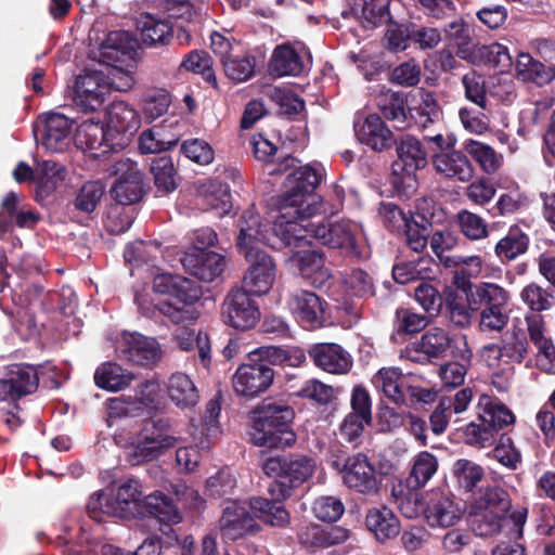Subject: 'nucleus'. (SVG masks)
Listing matches in <instances>:
<instances>
[{
  "instance_id": "obj_59",
  "label": "nucleus",
  "mask_w": 555,
  "mask_h": 555,
  "mask_svg": "<svg viewBox=\"0 0 555 555\" xmlns=\"http://www.w3.org/2000/svg\"><path fill=\"white\" fill-rule=\"evenodd\" d=\"M460 438L464 443L476 448H489L495 440V435L483 422H470L463 427L456 428Z\"/></svg>"
},
{
  "instance_id": "obj_57",
  "label": "nucleus",
  "mask_w": 555,
  "mask_h": 555,
  "mask_svg": "<svg viewBox=\"0 0 555 555\" xmlns=\"http://www.w3.org/2000/svg\"><path fill=\"white\" fill-rule=\"evenodd\" d=\"M437 469V457L428 451H422L413 460L408 481L413 488H422L431 479Z\"/></svg>"
},
{
  "instance_id": "obj_26",
  "label": "nucleus",
  "mask_w": 555,
  "mask_h": 555,
  "mask_svg": "<svg viewBox=\"0 0 555 555\" xmlns=\"http://www.w3.org/2000/svg\"><path fill=\"white\" fill-rule=\"evenodd\" d=\"M397 159L393 160L391 168L395 170H408L417 172L428 165L430 157L423 141L411 134L401 135L396 140Z\"/></svg>"
},
{
  "instance_id": "obj_9",
  "label": "nucleus",
  "mask_w": 555,
  "mask_h": 555,
  "mask_svg": "<svg viewBox=\"0 0 555 555\" xmlns=\"http://www.w3.org/2000/svg\"><path fill=\"white\" fill-rule=\"evenodd\" d=\"M275 372L258 360L251 351L247 353V361L240 364L232 377V385L237 396L253 399L267 391L273 384Z\"/></svg>"
},
{
  "instance_id": "obj_45",
  "label": "nucleus",
  "mask_w": 555,
  "mask_h": 555,
  "mask_svg": "<svg viewBox=\"0 0 555 555\" xmlns=\"http://www.w3.org/2000/svg\"><path fill=\"white\" fill-rule=\"evenodd\" d=\"M256 56L241 48L222 63L224 75L235 83L245 82L256 75Z\"/></svg>"
},
{
  "instance_id": "obj_28",
  "label": "nucleus",
  "mask_w": 555,
  "mask_h": 555,
  "mask_svg": "<svg viewBox=\"0 0 555 555\" xmlns=\"http://www.w3.org/2000/svg\"><path fill=\"white\" fill-rule=\"evenodd\" d=\"M77 142L83 146L95 158L104 156L109 151H119L113 145L114 137H108V128L104 127L100 121H83L77 129Z\"/></svg>"
},
{
  "instance_id": "obj_51",
  "label": "nucleus",
  "mask_w": 555,
  "mask_h": 555,
  "mask_svg": "<svg viewBox=\"0 0 555 555\" xmlns=\"http://www.w3.org/2000/svg\"><path fill=\"white\" fill-rule=\"evenodd\" d=\"M530 341L537 347L538 354L548 362L555 360V346L550 337H546L545 323L541 314L532 313L525 318Z\"/></svg>"
},
{
  "instance_id": "obj_13",
  "label": "nucleus",
  "mask_w": 555,
  "mask_h": 555,
  "mask_svg": "<svg viewBox=\"0 0 555 555\" xmlns=\"http://www.w3.org/2000/svg\"><path fill=\"white\" fill-rule=\"evenodd\" d=\"M111 82L100 70L86 69L77 76L74 86V103L83 113H91L99 109L109 93Z\"/></svg>"
},
{
  "instance_id": "obj_5",
  "label": "nucleus",
  "mask_w": 555,
  "mask_h": 555,
  "mask_svg": "<svg viewBox=\"0 0 555 555\" xmlns=\"http://www.w3.org/2000/svg\"><path fill=\"white\" fill-rule=\"evenodd\" d=\"M262 469L266 475L273 477L268 486L269 494L278 500H286L292 496L294 489L313 475L315 461L306 454L287 453L268 457Z\"/></svg>"
},
{
  "instance_id": "obj_50",
  "label": "nucleus",
  "mask_w": 555,
  "mask_h": 555,
  "mask_svg": "<svg viewBox=\"0 0 555 555\" xmlns=\"http://www.w3.org/2000/svg\"><path fill=\"white\" fill-rule=\"evenodd\" d=\"M463 147L468 157L473 158L487 175L495 173L502 166V156L488 144L468 139L463 142Z\"/></svg>"
},
{
  "instance_id": "obj_6",
  "label": "nucleus",
  "mask_w": 555,
  "mask_h": 555,
  "mask_svg": "<svg viewBox=\"0 0 555 555\" xmlns=\"http://www.w3.org/2000/svg\"><path fill=\"white\" fill-rule=\"evenodd\" d=\"M508 293L493 283L476 285L468 295V308L479 312L482 332H501L508 323Z\"/></svg>"
},
{
  "instance_id": "obj_30",
  "label": "nucleus",
  "mask_w": 555,
  "mask_h": 555,
  "mask_svg": "<svg viewBox=\"0 0 555 555\" xmlns=\"http://www.w3.org/2000/svg\"><path fill=\"white\" fill-rule=\"evenodd\" d=\"M365 527L379 543L397 538L400 533V520L393 511L386 505L369 508L365 515Z\"/></svg>"
},
{
  "instance_id": "obj_7",
  "label": "nucleus",
  "mask_w": 555,
  "mask_h": 555,
  "mask_svg": "<svg viewBox=\"0 0 555 555\" xmlns=\"http://www.w3.org/2000/svg\"><path fill=\"white\" fill-rule=\"evenodd\" d=\"M414 345L415 351L422 353L428 361L447 358L467 361L473 358L465 334L438 326L425 331Z\"/></svg>"
},
{
  "instance_id": "obj_8",
  "label": "nucleus",
  "mask_w": 555,
  "mask_h": 555,
  "mask_svg": "<svg viewBox=\"0 0 555 555\" xmlns=\"http://www.w3.org/2000/svg\"><path fill=\"white\" fill-rule=\"evenodd\" d=\"M339 473L350 490L367 496L379 494L383 479L366 454L359 452L347 456Z\"/></svg>"
},
{
  "instance_id": "obj_41",
  "label": "nucleus",
  "mask_w": 555,
  "mask_h": 555,
  "mask_svg": "<svg viewBox=\"0 0 555 555\" xmlns=\"http://www.w3.org/2000/svg\"><path fill=\"white\" fill-rule=\"evenodd\" d=\"M141 40L147 47L165 44L172 37V25L167 20L157 18L151 13H141L137 20Z\"/></svg>"
},
{
  "instance_id": "obj_32",
  "label": "nucleus",
  "mask_w": 555,
  "mask_h": 555,
  "mask_svg": "<svg viewBox=\"0 0 555 555\" xmlns=\"http://www.w3.org/2000/svg\"><path fill=\"white\" fill-rule=\"evenodd\" d=\"M121 352L127 360L142 366L155 364L162 356L158 341L140 334L125 337V348Z\"/></svg>"
},
{
  "instance_id": "obj_39",
  "label": "nucleus",
  "mask_w": 555,
  "mask_h": 555,
  "mask_svg": "<svg viewBox=\"0 0 555 555\" xmlns=\"http://www.w3.org/2000/svg\"><path fill=\"white\" fill-rule=\"evenodd\" d=\"M405 243L415 253H423L433 232V222L424 212L409 211V220L401 231Z\"/></svg>"
},
{
  "instance_id": "obj_43",
  "label": "nucleus",
  "mask_w": 555,
  "mask_h": 555,
  "mask_svg": "<svg viewBox=\"0 0 555 555\" xmlns=\"http://www.w3.org/2000/svg\"><path fill=\"white\" fill-rule=\"evenodd\" d=\"M167 393L172 403L180 409L195 406L199 401V393L192 379L183 373H175L167 384Z\"/></svg>"
},
{
  "instance_id": "obj_12",
  "label": "nucleus",
  "mask_w": 555,
  "mask_h": 555,
  "mask_svg": "<svg viewBox=\"0 0 555 555\" xmlns=\"http://www.w3.org/2000/svg\"><path fill=\"white\" fill-rule=\"evenodd\" d=\"M288 305L298 323L306 330H318L328 323V304L313 292L295 291Z\"/></svg>"
},
{
  "instance_id": "obj_31",
  "label": "nucleus",
  "mask_w": 555,
  "mask_h": 555,
  "mask_svg": "<svg viewBox=\"0 0 555 555\" xmlns=\"http://www.w3.org/2000/svg\"><path fill=\"white\" fill-rule=\"evenodd\" d=\"M293 258L300 275L308 280L312 286L321 288L331 279L332 274L325 266L322 251L301 249L294 253Z\"/></svg>"
},
{
  "instance_id": "obj_10",
  "label": "nucleus",
  "mask_w": 555,
  "mask_h": 555,
  "mask_svg": "<svg viewBox=\"0 0 555 555\" xmlns=\"http://www.w3.org/2000/svg\"><path fill=\"white\" fill-rule=\"evenodd\" d=\"M169 424L164 418L152 422V429L144 427L141 438L130 454L132 465L158 459L166 450L175 448L178 439L168 433Z\"/></svg>"
},
{
  "instance_id": "obj_11",
  "label": "nucleus",
  "mask_w": 555,
  "mask_h": 555,
  "mask_svg": "<svg viewBox=\"0 0 555 555\" xmlns=\"http://www.w3.org/2000/svg\"><path fill=\"white\" fill-rule=\"evenodd\" d=\"M251 296L243 288H233L228 293L222 304L225 324L241 331L255 327L260 320V310Z\"/></svg>"
},
{
  "instance_id": "obj_17",
  "label": "nucleus",
  "mask_w": 555,
  "mask_h": 555,
  "mask_svg": "<svg viewBox=\"0 0 555 555\" xmlns=\"http://www.w3.org/2000/svg\"><path fill=\"white\" fill-rule=\"evenodd\" d=\"M38 371L26 363L11 364L3 378H0V400L15 402L37 391Z\"/></svg>"
},
{
  "instance_id": "obj_29",
  "label": "nucleus",
  "mask_w": 555,
  "mask_h": 555,
  "mask_svg": "<svg viewBox=\"0 0 555 555\" xmlns=\"http://www.w3.org/2000/svg\"><path fill=\"white\" fill-rule=\"evenodd\" d=\"M477 421L483 422L498 436L499 431L515 423V415L499 399L482 393L477 403Z\"/></svg>"
},
{
  "instance_id": "obj_1",
  "label": "nucleus",
  "mask_w": 555,
  "mask_h": 555,
  "mask_svg": "<svg viewBox=\"0 0 555 555\" xmlns=\"http://www.w3.org/2000/svg\"><path fill=\"white\" fill-rule=\"evenodd\" d=\"M321 181V172L309 165L291 172L284 182L285 191L272 198L273 207L279 212L272 228L281 224L284 230L298 220L326 215L324 203L315 201L314 195Z\"/></svg>"
},
{
  "instance_id": "obj_48",
  "label": "nucleus",
  "mask_w": 555,
  "mask_h": 555,
  "mask_svg": "<svg viewBox=\"0 0 555 555\" xmlns=\"http://www.w3.org/2000/svg\"><path fill=\"white\" fill-rule=\"evenodd\" d=\"M485 476L483 468L472 460L459 459L451 467V477L459 491L472 492Z\"/></svg>"
},
{
  "instance_id": "obj_34",
  "label": "nucleus",
  "mask_w": 555,
  "mask_h": 555,
  "mask_svg": "<svg viewBox=\"0 0 555 555\" xmlns=\"http://www.w3.org/2000/svg\"><path fill=\"white\" fill-rule=\"evenodd\" d=\"M251 354L271 367L272 365L299 367L306 364V351L299 346H262L253 350Z\"/></svg>"
},
{
  "instance_id": "obj_63",
  "label": "nucleus",
  "mask_w": 555,
  "mask_h": 555,
  "mask_svg": "<svg viewBox=\"0 0 555 555\" xmlns=\"http://www.w3.org/2000/svg\"><path fill=\"white\" fill-rule=\"evenodd\" d=\"M181 153L198 165H208L215 158V152L210 144L202 139L185 140L180 147Z\"/></svg>"
},
{
  "instance_id": "obj_47",
  "label": "nucleus",
  "mask_w": 555,
  "mask_h": 555,
  "mask_svg": "<svg viewBox=\"0 0 555 555\" xmlns=\"http://www.w3.org/2000/svg\"><path fill=\"white\" fill-rule=\"evenodd\" d=\"M469 294L464 295L453 286H444L442 291V307H446L451 322L461 327L468 325L470 322Z\"/></svg>"
},
{
  "instance_id": "obj_38",
  "label": "nucleus",
  "mask_w": 555,
  "mask_h": 555,
  "mask_svg": "<svg viewBox=\"0 0 555 555\" xmlns=\"http://www.w3.org/2000/svg\"><path fill=\"white\" fill-rule=\"evenodd\" d=\"M284 501L272 495L271 499L256 496L249 500L248 506L254 514V518L273 527H283L289 522V514L283 505Z\"/></svg>"
},
{
  "instance_id": "obj_27",
  "label": "nucleus",
  "mask_w": 555,
  "mask_h": 555,
  "mask_svg": "<svg viewBox=\"0 0 555 555\" xmlns=\"http://www.w3.org/2000/svg\"><path fill=\"white\" fill-rule=\"evenodd\" d=\"M430 527H451L462 517L460 506L446 493L431 492L424 508Z\"/></svg>"
},
{
  "instance_id": "obj_3",
  "label": "nucleus",
  "mask_w": 555,
  "mask_h": 555,
  "mask_svg": "<svg viewBox=\"0 0 555 555\" xmlns=\"http://www.w3.org/2000/svg\"><path fill=\"white\" fill-rule=\"evenodd\" d=\"M250 441L266 448H286L296 442L294 409L283 401L264 400L251 412Z\"/></svg>"
},
{
  "instance_id": "obj_55",
  "label": "nucleus",
  "mask_w": 555,
  "mask_h": 555,
  "mask_svg": "<svg viewBox=\"0 0 555 555\" xmlns=\"http://www.w3.org/2000/svg\"><path fill=\"white\" fill-rule=\"evenodd\" d=\"M429 320L425 314H420L411 308L400 307L396 310L393 319V336L404 338L422 332Z\"/></svg>"
},
{
  "instance_id": "obj_53",
  "label": "nucleus",
  "mask_w": 555,
  "mask_h": 555,
  "mask_svg": "<svg viewBox=\"0 0 555 555\" xmlns=\"http://www.w3.org/2000/svg\"><path fill=\"white\" fill-rule=\"evenodd\" d=\"M478 504L498 519L504 517L512 506L509 494L499 485L482 488L478 498Z\"/></svg>"
},
{
  "instance_id": "obj_61",
  "label": "nucleus",
  "mask_w": 555,
  "mask_h": 555,
  "mask_svg": "<svg viewBox=\"0 0 555 555\" xmlns=\"http://www.w3.org/2000/svg\"><path fill=\"white\" fill-rule=\"evenodd\" d=\"M456 221L461 232L472 241L488 236L487 223L477 214L463 209L457 212Z\"/></svg>"
},
{
  "instance_id": "obj_46",
  "label": "nucleus",
  "mask_w": 555,
  "mask_h": 555,
  "mask_svg": "<svg viewBox=\"0 0 555 555\" xmlns=\"http://www.w3.org/2000/svg\"><path fill=\"white\" fill-rule=\"evenodd\" d=\"M529 247V236L517 224L512 225L506 235L494 246V253L501 261H511L525 254Z\"/></svg>"
},
{
  "instance_id": "obj_40",
  "label": "nucleus",
  "mask_w": 555,
  "mask_h": 555,
  "mask_svg": "<svg viewBox=\"0 0 555 555\" xmlns=\"http://www.w3.org/2000/svg\"><path fill=\"white\" fill-rule=\"evenodd\" d=\"M516 73L526 82L544 86L555 79V64L545 65L529 53H520L516 61Z\"/></svg>"
},
{
  "instance_id": "obj_23",
  "label": "nucleus",
  "mask_w": 555,
  "mask_h": 555,
  "mask_svg": "<svg viewBox=\"0 0 555 555\" xmlns=\"http://www.w3.org/2000/svg\"><path fill=\"white\" fill-rule=\"evenodd\" d=\"M349 530L339 527H323L320 525L304 526L297 531V541L302 550L317 553L346 542Z\"/></svg>"
},
{
  "instance_id": "obj_62",
  "label": "nucleus",
  "mask_w": 555,
  "mask_h": 555,
  "mask_svg": "<svg viewBox=\"0 0 555 555\" xmlns=\"http://www.w3.org/2000/svg\"><path fill=\"white\" fill-rule=\"evenodd\" d=\"M415 300L422 308L435 317L441 312L442 309V293L427 282L420 283L414 289Z\"/></svg>"
},
{
  "instance_id": "obj_56",
  "label": "nucleus",
  "mask_w": 555,
  "mask_h": 555,
  "mask_svg": "<svg viewBox=\"0 0 555 555\" xmlns=\"http://www.w3.org/2000/svg\"><path fill=\"white\" fill-rule=\"evenodd\" d=\"M374 382L378 384L388 399L396 404L405 402V391L403 390V377L398 369H380Z\"/></svg>"
},
{
  "instance_id": "obj_19",
  "label": "nucleus",
  "mask_w": 555,
  "mask_h": 555,
  "mask_svg": "<svg viewBox=\"0 0 555 555\" xmlns=\"http://www.w3.org/2000/svg\"><path fill=\"white\" fill-rule=\"evenodd\" d=\"M221 535L225 540L236 541L254 535L260 527L247 507L238 501H228L219 520Z\"/></svg>"
},
{
  "instance_id": "obj_20",
  "label": "nucleus",
  "mask_w": 555,
  "mask_h": 555,
  "mask_svg": "<svg viewBox=\"0 0 555 555\" xmlns=\"http://www.w3.org/2000/svg\"><path fill=\"white\" fill-rule=\"evenodd\" d=\"M305 351L318 369L331 374H346L353 364L348 351L336 343L312 344Z\"/></svg>"
},
{
  "instance_id": "obj_4",
  "label": "nucleus",
  "mask_w": 555,
  "mask_h": 555,
  "mask_svg": "<svg viewBox=\"0 0 555 555\" xmlns=\"http://www.w3.org/2000/svg\"><path fill=\"white\" fill-rule=\"evenodd\" d=\"M153 289L168 296L160 306L163 317L173 324L195 322L201 311L197 304L203 291L196 281L179 274L163 273L155 276Z\"/></svg>"
},
{
  "instance_id": "obj_21",
  "label": "nucleus",
  "mask_w": 555,
  "mask_h": 555,
  "mask_svg": "<svg viewBox=\"0 0 555 555\" xmlns=\"http://www.w3.org/2000/svg\"><path fill=\"white\" fill-rule=\"evenodd\" d=\"M354 133L361 144L378 153L391 150L397 140L377 113L369 114L362 122H354Z\"/></svg>"
},
{
  "instance_id": "obj_16",
  "label": "nucleus",
  "mask_w": 555,
  "mask_h": 555,
  "mask_svg": "<svg viewBox=\"0 0 555 555\" xmlns=\"http://www.w3.org/2000/svg\"><path fill=\"white\" fill-rule=\"evenodd\" d=\"M184 271L203 282L220 278L227 268L223 255L203 247H191L180 258Z\"/></svg>"
},
{
  "instance_id": "obj_33",
  "label": "nucleus",
  "mask_w": 555,
  "mask_h": 555,
  "mask_svg": "<svg viewBox=\"0 0 555 555\" xmlns=\"http://www.w3.org/2000/svg\"><path fill=\"white\" fill-rule=\"evenodd\" d=\"M376 106L382 118L393 122L395 128L402 130L409 127L404 93L390 89L382 91L376 98Z\"/></svg>"
},
{
  "instance_id": "obj_58",
  "label": "nucleus",
  "mask_w": 555,
  "mask_h": 555,
  "mask_svg": "<svg viewBox=\"0 0 555 555\" xmlns=\"http://www.w3.org/2000/svg\"><path fill=\"white\" fill-rule=\"evenodd\" d=\"M142 111L146 119L153 121L167 113L171 103L170 93L162 88L146 90L142 94Z\"/></svg>"
},
{
  "instance_id": "obj_54",
  "label": "nucleus",
  "mask_w": 555,
  "mask_h": 555,
  "mask_svg": "<svg viewBox=\"0 0 555 555\" xmlns=\"http://www.w3.org/2000/svg\"><path fill=\"white\" fill-rule=\"evenodd\" d=\"M104 194L105 185L101 181H87L76 191L70 204L78 212L89 215L96 209Z\"/></svg>"
},
{
  "instance_id": "obj_2",
  "label": "nucleus",
  "mask_w": 555,
  "mask_h": 555,
  "mask_svg": "<svg viewBox=\"0 0 555 555\" xmlns=\"http://www.w3.org/2000/svg\"><path fill=\"white\" fill-rule=\"evenodd\" d=\"M309 217L306 221H296L283 230L272 228L273 236L279 240L278 247H301L315 238L320 244L339 249L346 257L361 258V249L357 243L353 225L348 221L330 222L324 218L315 221Z\"/></svg>"
},
{
  "instance_id": "obj_44",
  "label": "nucleus",
  "mask_w": 555,
  "mask_h": 555,
  "mask_svg": "<svg viewBox=\"0 0 555 555\" xmlns=\"http://www.w3.org/2000/svg\"><path fill=\"white\" fill-rule=\"evenodd\" d=\"M175 340L181 350L190 351L196 348L202 365L205 369H209L211 364V346L206 332L199 331L196 333L189 327H180L176 331Z\"/></svg>"
},
{
  "instance_id": "obj_25",
  "label": "nucleus",
  "mask_w": 555,
  "mask_h": 555,
  "mask_svg": "<svg viewBox=\"0 0 555 555\" xmlns=\"http://www.w3.org/2000/svg\"><path fill=\"white\" fill-rule=\"evenodd\" d=\"M236 228L238 230L236 247L241 255H246V251H264L260 248V244L269 243V237L267 235L268 231L263 229L259 214L253 209L243 211L236 222Z\"/></svg>"
},
{
  "instance_id": "obj_49",
  "label": "nucleus",
  "mask_w": 555,
  "mask_h": 555,
  "mask_svg": "<svg viewBox=\"0 0 555 555\" xmlns=\"http://www.w3.org/2000/svg\"><path fill=\"white\" fill-rule=\"evenodd\" d=\"M133 376L115 362H104L94 373L95 385L107 391H118L130 385Z\"/></svg>"
},
{
  "instance_id": "obj_35",
  "label": "nucleus",
  "mask_w": 555,
  "mask_h": 555,
  "mask_svg": "<svg viewBox=\"0 0 555 555\" xmlns=\"http://www.w3.org/2000/svg\"><path fill=\"white\" fill-rule=\"evenodd\" d=\"M113 197L120 205H131L142 199L145 194L143 173L130 167L115 182L112 189Z\"/></svg>"
},
{
  "instance_id": "obj_42",
  "label": "nucleus",
  "mask_w": 555,
  "mask_h": 555,
  "mask_svg": "<svg viewBox=\"0 0 555 555\" xmlns=\"http://www.w3.org/2000/svg\"><path fill=\"white\" fill-rule=\"evenodd\" d=\"M143 513L155 517L164 524H178L181 520L175 500L160 491L144 496Z\"/></svg>"
},
{
  "instance_id": "obj_37",
  "label": "nucleus",
  "mask_w": 555,
  "mask_h": 555,
  "mask_svg": "<svg viewBox=\"0 0 555 555\" xmlns=\"http://www.w3.org/2000/svg\"><path fill=\"white\" fill-rule=\"evenodd\" d=\"M268 69L274 77L299 76L304 72V62L289 43H282L274 48Z\"/></svg>"
},
{
  "instance_id": "obj_60",
  "label": "nucleus",
  "mask_w": 555,
  "mask_h": 555,
  "mask_svg": "<svg viewBox=\"0 0 555 555\" xmlns=\"http://www.w3.org/2000/svg\"><path fill=\"white\" fill-rule=\"evenodd\" d=\"M529 353V343L526 333L518 328L514 330L509 339L504 340L500 348V358L521 363Z\"/></svg>"
},
{
  "instance_id": "obj_15",
  "label": "nucleus",
  "mask_w": 555,
  "mask_h": 555,
  "mask_svg": "<svg viewBox=\"0 0 555 555\" xmlns=\"http://www.w3.org/2000/svg\"><path fill=\"white\" fill-rule=\"evenodd\" d=\"M140 116L138 112L125 101H114L106 109V127L108 137H114L113 145L115 149H125L129 139L138 131L140 127Z\"/></svg>"
},
{
  "instance_id": "obj_22",
  "label": "nucleus",
  "mask_w": 555,
  "mask_h": 555,
  "mask_svg": "<svg viewBox=\"0 0 555 555\" xmlns=\"http://www.w3.org/2000/svg\"><path fill=\"white\" fill-rule=\"evenodd\" d=\"M430 159L436 172L446 179L466 183L475 176L474 165L464 149L430 154Z\"/></svg>"
},
{
  "instance_id": "obj_18",
  "label": "nucleus",
  "mask_w": 555,
  "mask_h": 555,
  "mask_svg": "<svg viewBox=\"0 0 555 555\" xmlns=\"http://www.w3.org/2000/svg\"><path fill=\"white\" fill-rule=\"evenodd\" d=\"M244 258L249 263V267L244 274L241 288L255 296L267 294L275 279V263L272 257L266 251H246Z\"/></svg>"
},
{
  "instance_id": "obj_52",
  "label": "nucleus",
  "mask_w": 555,
  "mask_h": 555,
  "mask_svg": "<svg viewBox=\"0 0 555 555\" xmlns=\"http://www.w3.org/2000/svg\"><path fill=\"white\" fill-rule=\"evenodd\" d=\"M150 170L154 177V184L157 192L167 195L178 188V172L170 156L154 158L151 163Z\"/></svg>"
},
{
  "instance_id": "obj_24",
  "label": "nucleus",
  "mask_w": 555,
  "mask_h": 555,
  "mask_svg": "<svg viewBox=\"0 0 555 555\" xmlns=\"http://www.w3.org/2000/svg\"><path fill=\"white\" fill-rule=\"evenodd\" d=\"M135 54L134 41L128 31H109L99 48L100 63L120 69L133 60Z\"/></svg>"
},
{
  "instance_id": "obj_36",
  "label": "nucleus",
  "mask_w": 555,
  "mask_h": 555,
  "mask_svg": "<svg viewBox=\"0 0 555 555\" xmlns=\"http://www.w3.org/2000/svg\"><path fill=\"white\" fill-rule=\"evenodd\" d=\"M114 500L119 509V518L130 519L142 514L144 496L139 480L129 478L119 485Z\"/></svg>"
},
{
  "instance_id": "obj_64",
  "label": "nucleus",
  "mask_w": 555,
  "mask_h": 555,
  "mask_svg": "<svg viewBox=\"0 0 555 555\" xmlns=\"http://www.w3.org/2000/svg\"><path fill=\"white\" fill-rule=\"evenodd\" d=\"M314 516L324 522L337 521L345 512L344 503L336 496H321L313 503Z\"/></svg>"
},
{
  "instance_id": "obj_14",
  "label": "nucleus",
  "mask_w": 555,
  "mask_h": 555,
  "mask_svg": "<svg viewBox=\"0 0 555 555\" xmlns=\"http://www.w3.org/2000/svg\"><path fill=\"white\" fill-rule=\"evenodd\" d=\"M73 124V120L63 114L49 113L35 122V139L52 153L64 152L70 143Z\"/></svg>"
}]
</instances>
